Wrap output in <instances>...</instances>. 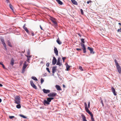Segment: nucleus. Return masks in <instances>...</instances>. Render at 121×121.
<instances>
[{"instance_id": "f257e3e1", "label": "nucleus", "mask_w": 121, "mask_h": 121, "mask_svg": "<svg viewBox=\"0 0 121 121\" xmlns=\"http://www.w3.org/2000/svg\"><path fill=\"white\" fill-rule=\"evenodd\" d=\"M20 98L19 96H17L14 100L15 103L17 104H19L20 103Z\"/></svg>"}, {"instance_id": "f03ea898", "label": "nucleus", "mask_w": 121, "mask_h": 121, "mask_svg": "<svg viewBox=\"0 0 121 121\" xmlns=\"http://www.w3.org/2000/svg\"><path fill=\"white\" fill-rule=\"evenodd\" d=\"M1 41L2 44L4 46V48L6 50H7V48L6 46V44L5 43L4 40L3 39V38H1L0 39Z\"/></svg>"}, {"instance_id": "7ed1b4c3", "label": "nucleus", "mask_w": 121, "mask_h": 121, "mask_svg": "<svg viewBox=\"0 0 121 121\" xmlns=\"http://www.w3.org/2000/svg\"><path fill=\"white\" fill-rule=\"evenodd\" d=\"M81 46L82 47V49L83 52L84 53H86V48L84 45V44L81 43Z\"/></svg>"}, {"instance_id": "20e7f679", "label": "nucleus", "mask_w": 121, "mask_h": 121, "mask_svg": "<svg viewBox=\"0 0 121 121\" xmlns=\"http://www.w3.org/2000/svg\"><path fill=\"white\" fill-rule=\"evenodd\" d=\"M57 95L56 93L55 92H52L48 95L49 97H54Z\"/></svg>"}, {"instance_id": "39448f33", "label": "nucleus", "mask_w": 121, "mask_h": 121, "mask_svg": "<svg viewBox=\"0 0 121 121\" xmlns=\"http://www.w3.org/2000/svg\"><path fill=\"white\" fill-rule=\"evenodd\" d=\"M30 82L31 86L35 89H37V87L34 84L33 81L31 80L30 81Z\"/></svg>"}, {"instance_id": "423d86ee", "label": "nucleus", "mask_w": 121, "mask_h": 121, "mask_svg": "<svg viewBox=\"0 0 121 121\" xmlns=\"http://www.w3.org/2000/svg\"><path fill=\"white\" fill-rule=\"evenodd\" d=\"M26 62H25L24 64L23 65V67L22 68V72L23 73L24 72L25 70V69L26 68V67L27 66V65L26 64Z\"/></svg>"}, {"instance_id": "0eeeda50", "label": "nucleus", "mask_w": 121, "mask_h": 121, "mask_svg": "<svg viewBox=\"0 0 121 121\" xmlns=\"http://www.w3.org/2000/svg\"><path fill=\"white\" fill-rule=\"evenodd\" d=\"M51 20L54 24L55 26H57V22L55 20V19L54 18H52L51 19Z\"/></svg>"}, {"instance_id": "6e6552de", "label": "nucleus", "mask_w": 121, "mask_h": 121, "mask_svg": "<svg viewBox=\"0 0 121 121\" xmlns=\"http://www.w3.org/2000/svg\"><path fill=\"white\" fill-rule=\"evenodd\" d=\"M87 49L90 50V53L93 54L94 53V52L93 51V49L92 48L88 47Z\"/></svg>"}, {"instance_id": "1a4fd4ad", "label": "nucleus", "mask_w": 121, "mask_h": 121, "mask_svg": "<svg viewBox=\"0 0 121 121\" xmlns=\"http://www.w3.org/2000/svg\"><path fill=\"white\" fill-rule=\"evenodd\" d=\"M56 58L54 57H53V59L52 60V63L53 65H54L56 63Z\"/></svg>"}, {"instance_id": "9d476101", "label": "nucleus", "mask_w": 121, "mask_h": 121, "mask_svg": "<svg viewBox=\"0 0 121 121\" xmlns=\"http://www.w3.org/2000/svg\"><path fill=\"white\" fill-rule=\"evenodd\" d=\"M43 92L45 94H47L50 92V90H46L44 89L43 90Z\"/></svg>"}, {"instance_id": "9b49d317", "label": "nucleus", "mask_w": 121, "mask_h": 121, "mask_svg": "<svg viewBox=\"0 0 121 121\" xmlns=\"http://www.w3.org/2000/svg\"><path fill=\"white\" fill-rule=\"evenodd\" d=\"M117 69L119 73H120L121 72V69L119 65L117 66Z\"/></svg>"}, {"instance_id": "f8f14e48", "label": "nucleus", "mask_w": 121, "mask_h": 121, "mask_svg": "<svg viewBox=\"0 0 121 121\" xmlns=\"http://www.w3.org/2000/svg\"><path fill=\"white\" fill-rule=\"evenodd\" d=\"M111 90L112 92L113 93L114 95H117V94L116 93V91L115 89L113 87H112L111 88Z\"/></svg>"}, {"instance_id": "ddd939ff", "label": "nucleus", "mask_w": 121, "mask_h": 121, "mask_svg": "<svg viewBox=\"0 0 121 121\" xmlns=\"http://www.w3.org/2000/svg\"><path fill=\"white\" fill-rule=\"evenodd\" d=\"M56 66H53L52 68V73L53 74L56 71Z\"/></svg>"}, {"instance_id": "4468645a", "label": "nucleus", "mask_w": 121, "mask_h": 121, "mask_svg": "<svg viewBox=\"0 0 121 121\" xmlns=\"http://www.w3.org/2000/svg\"><path fill=\"white\" fill-rule=\"evenodd\" d=\"M43 103L45 105H48L50 104V103H49L48 101L47 100H46L45 99H44V100Z\"/></svg>"}, {"instance_id": "2eb2a0df", "label": "nucleus", "mask_w": 121, "mask_h": 121, "mask_svg": "<svg viewBox=\"0 0 121 121\" xmlns=\"http://www.w3.org/2000/svg\"><path fill=\"white\" fill-rule=\"evenodd\" d=\"M54 53H55L56 55V56H57L58 54V51L57 48L56 47H55L54 49Z\"/></svg>"}, {"instance_id": "dca6fc26", "label": "nucleus", "mask_w": 121, "mask_h": 121, "mask_svg": "<svg viewBox=\"0 0 121 121\" xmlns=\"http://www.w3.org/2000/svg\"><path fill=\"white\" fill-rule=\"evenodd\" d=\"M81 116L83 120L82 121H87L86 120V117L83 114H82Z\"/></svg>"}, {"instance_id": "f3484780", "label": "nucleus", "mask_w": 121, "mask_h": 121, "mask_svg": "<svg viewBox=\"0 0 121 121\" xmlns=\"http://www.w3.org/2000/svg\"><path fill=\"white\" fill-rule=\"evenodd\" d=\"M89 114L90 115V116H91V121H95L94 120V118L93 117V115L91 113V112L90 113H89Z\"/></svg>"}, {"instance_id": "a211bd4d", "label": "nucleus", "mask_w": 121, "mask_h": 121, "mask_svg": "<svg viewBox=\"0 0 121 121\" xmlns=\"http://www.w3.org/2000/svg\"><path fill=\"white\" fill-rule=\"evenodd\" d=\"M53 99L54 98L53 97L48 98L47 99V100L49 103L51 101V100Z\"/></svg>"}, {"instance_id": "6ab92c4d", "label": "nucleus", "mask_w": 121, "mask_h": 121, "mask_svg": "<svg viewBox=\"0 0 121 121\" xmlns=\"http://www.w3.org/2000/svg\"><path fill=\"white\" fill-rule=\"evenodd\" d=\"M7 44L10 47H12V46L11 45V43L9 40H8L7 41Z\"/></svg>"}, {"instance_id": "aec40b11", "label": "nucleus", "mask_w": 121, "mask_h": 121, "mask_svg": "<svg viewBox=\"0 0 121 121\" xmlns=\"http://www.w3.org/2000/svg\"><path fill=\"white\" fill-rule=\"evenodd\" d=\"M56 88L58 90H61V89L60 88V86L57 85H56Z\"/></svg>"}, {"instance_id": "412c9836", "label": "nucleus", "mask_w": 121, "mask_h": 121, "mask_svg": "<svg viewBox=\"0 0 121 121\" xmlns=\"http://www.w3.org/2000/svg\"><path fill=\"white\" fill-rule=\"evenodd\" d=\"M56 65L60 66L61 65V63L60 62V58H58L57 60V62L56 64Z\"/></svg>"}, {"instance_id": "4be33fe9", "label": "nucleus", "mask_w": 121, "mask_h": 121, "mask_svg": "<svg viewBox=\"0 0 121 121\" xmlns=\"http://www.w3.org/2000/svg\"><path fill=\"white\" fill-rule=\"evenodd\" d=\"M58 3L60 5H62L63 4V3L60 0H56Z\"/></svg>"}, {"instance_id": "5701e85b", "label": "nucleus", "mask_w": 121, "mask_h": 121, "mask_svg": "<svg viewBox=\"0 0 121 121\" xmlns=\"http://www.w3.org/2000/svg\"><path fill=\"white\" fill-rule=\"evenodd\" d=\"M72 3L74 4L77 5V2L75 0H71Z\"/></svg>"}, {"instance_id": "b1692460", "label": "nucleus", "mask_w": 121, "mask_h": 121, "mask_svg": "<svg viewBox=\"0 0 121 121\" xmlns=\"http://www.w3.org/2000/svg\"><path fill=\"white\" fill-rule=\"evenodd\" d=\"M67 65H66V70L67 71H69V69L70 67V66L68 65L67 63L66 64Z\"/></svg>"}, {"instance_id": "393cba45", "label": "nucleus", "mask_w": 121, "mask_h": 121, "mask_svg": "<svg viewBox=\"0 0 121 121\" xmlns=\"http://www.w3.org/2000/svg\"><path fill=\"white\" fill-rule=\"evenodd\" d=\"M56 42L59 44H61V42L60 41L59 39L58 38L56 40Z\"/></svg>"}, {"instance_id": "a878e982", "label": "nucleus", "mask_w": 121, "mask_h": 121, "mask_svg": "<svg viewBox=\"0 0 121 121\" xmlns=\"http://www.w3.org/2000/svg\"><path fill=\"white\" fill-rule=\"evenodd\" d=\"M9 6L10 7V8L12 10V11L13 12H14V10L13 9V7L12 5V4H10L9 5Z\"/></svg>"}, {"instance_id": "bb28decb", "label": "nucleus", "mask_w": 121, "mask_h": 121, "mask_svg": "<svg viewBox=\"0 0 121 121\" xmlns=\"http://www.w3.org/2000/svg\"><path fill=\"white\" fill-rule=\"evenodd\" d=\"M27 57V61L29 62V60H30V58L31 57V56H26Z\"/></svg>"}, {"instance_id": "cd10ccee", "label": "nucleus", "mask_w": 121, "mask_h": 121, "mask_svg": "<svg viewBox=\"0 0 121 121\" xmlns=\"http://www.w3.org/2000/svg\"><path fill=\"white\" fill-rule=\"evenodd\" d=\"M31 78L32 79H33L34 80H35V81H38L37 79L36 78V77H35L32 76L31 77Z\"/></svg>"}, {"instance_id": "c85d7f7f", "label": "nucleus", "mask_w": 121, "mask_h": 121, "mask_svg": "<svg viewBox=\"0 0 121 121\" xmlns=\"http://www.w3.org/2000/svg\"><path fill=\"white\" fill-rule=\"evenodd\" d=\"M26 31L28 34L29 33V31L28 29H27V28H24V29Z\"/></svg>"}, {"instance_id": "c756f323", "label": "nucleus", "mask_w": 121, "mask_h": 121, "mask_svg": "<svg viewBox=\"0 0 121 121\" xmlns=\"http://www.w3.org/2000/svg\"><path fill=\"white\" fill-rule=\"evenodd\" d=\"M10 64L12 65H13L14 64V60H13V59H12L11 60Z\"/></svg>"}, {"instance_id": "7c9ffc66", "label": "nucleus", "mask_w": 121, "mask_h": 121, "mask_svg": "<svg viewBox=\"0 0 121 121\" xmlns=\"http://www.w3.org/2000/svg\"><path fill=\"white\" fill-rule=\"evenodd\" d=\"M18 104L16 106V107L17 108H20L21 107V106L20 104Z\"/></svg>"}, {"instance_id": "2f4dec72", "label": "nucleus", "mask_w": 121, "mask_h": 121, "mask_svg": "<svg viewBox=\"0 0 121 121\" xmlns=\"http://www.w3.org/2000/svg\"><path fill=\"white\" fill-rule=\"evenodd\" d=\"M2 62H0V64L2 65V67L4 69H5V67L4 64H2Z\"/></svg>"}, {"instance_id": "473e14b6", "label": "nucleus", "mask_w": 121, "mask_h": 121, "mask_svg": "<svg viewBox=\"0 0 121 121\" xmlns=\"http://www.w3.org/2000/svg\"><path fill=\"white\" fill-rule=\"evenodd\" d=\"M19 116H21V117H22L23 118H26V117L25 116L23 115H22L21 114H20L19 115Z\"/></svg>"}, {"instance_id": "72a5a7b5", "label": "nucleus", "mask_w": 121, "mask_h": 121, "mask_svg": "<svg viewBox=\"0 0 121 121\" xmlns=\"http://www.w3.org/2000/svg\"><path fill=\"white\" fill-rule=\"evenodd\" d=\"M30 50H29L28 49V51L27 52V54L28 55L30 56Z\"/></svg>"}, {"instance_id": "f704fd0d", "label": "nucleus", "mask_w": 121, "mask_h": 121, "mask_svg": "<svg viewBox=\"0 0 121 121\" xmlns=\"http://www.w3.org/2000/svg\"><path fill=\"white\" fill-rule=\"evenodd\" d=\"M114 61H115V62L116 64V66L117 65H119L117 63V61L116 59Z\"/></svg>"}, {"instance_id": "c9c22d12", "label": "nucleus", "mask_w": 121, "mask_h": 121, "mask_svg": "<svg viewBox=\"0 0 121 121\" xmlns=\"http://www.w3.org/2000/svg\"><path fill=\"white\" fill-rule=\"evenodd\" d=\"M82 42L83 43H85V41H84V39H81Z\"/></svg>"}, {"instance_id": "e433bc0d", "label": "nucleus", "mask_w": 121, "mask_h": 121, "mask_svg": "<svg viewBox=\"0 0 121 121\" xmlns=\"http://www.w3.org/2000/svg\"><path fill=\"white\" fill-rule=\"evenodd\" d=\"M84 105L85 108H88L87 104L85 102L84 103Z\"/></svg>"}, {"instance_id": "4c0bfd02", "label": "nucleus", "mask_w": 121, "mask_h": 121, "mask_svg": "<svg viewBox=\"0 0 121 121\" xmlns=\"http://www.w3.org/2000/svg\"><path fill=\"white\" fill-rule=\"evenodd\" d=\"M100 99L101 100V103L102 104V106H104V104L103 102V101L101 99V98H100Z\"/></svg>"}, {"instance_id": "58836bf2", "label": "nucleus", "mask_w": 121, "mask_h": 121, "mask_svg": "<svg viewBox=\"0 0 121 121\" xmlns=\"http://www.w3.org/2000/svg\"><path fill=\"white\" fill-rule=\"evenodd\" d=\"M44 80L43 79V78H41V83L42 84L43 83V82H44Z\"/></svg>"}, {"instance_id": "ea45409f", "label": "nucleus", "mask_w": 121, "mask_h": 121, "mask_svg": "<svg viewBox=\"0 0 121 121\" xmlns=\"http://www.w3.org/2000/svg\"><path fill=\"white\" fill-rule=\"evenodd\" d=\"M85 110H86V111L88 113V112H89V111H90L88 109V108H85Z\"/></svg>"}, {"instance_id": "a19ab883", "label": "nucleus", "mask_w": 121, "mask_h": 121, "mask_svg": "<svg viewBox=\"0 0 121 121\" xmlns=\"http://www.w3.org/2000/svg\"><path fill=\"white\" fill-rule=\"evenodd\" d=\"M46 69L48 71V72L49 73H50V72L49 71V68H46Z\"/></svg>"}, {"instance_id": "79ce46f5", "label": "nucleus", "mask_w": 121, "mask_h": 121, "mask_svg": "<svg viewBox=\"0 0 121 121\" xmlns=\"http://www.w3.org/2000/svg\"><path fill=\"white\" fill-rule=\"evenodd\" d=\"M14 116H9V118L10 119H12L13 118H14Z\"/></svg>"}, {"instance_id": "37998d69", "label": "nucleus", "mask_w": 121, "mask_h": 121, "mask_svg": "<svg viewBox=\"0 0 121 121\" xmlns=\"http://www.w3.org/2000/svg\"><path fill=\"white\" fill-rule=\"evenodd\" d=\"M49 65L50 63H48L46 64V66L47 67H48L49 66Z\"/></svg>"}, {"instance_id": "c03bdc74", "label": "nucleus", "mask_w": 121, "mask_h": 121, "mask_svg": "<svg viewBox=\"0 0 121 121\" xmlns=\"http://www.w3.org/2000/svg\"><path fill=\"white\" fill-rule=\"evenodd\" d=\"M80 11L81 12V13L82 14H83V12L82 10V9H81L80 10Z\"/></svg>"}, {"instance_id": "a18cd8bd", "label": "nucleus", "mask_w": 121, "mask_h": 121, "mask_svg": "<svg viewBox=\"0 0 121 121\" xmlns=\"http://www.w3.org/2000/svg\"><path fill=\"white\" fill-rule=\"evenodd\" d=\"M76 50L78 51H82L81 49H79V48H77Z\"/></svg>"}, {"instance_id": "49530a36", "label": "nucleus", "mask_w": 121, "mask_h": 121, "mask_svg": "<svg viewBox=\"0 0 121 121\" xmlns=\"http://www.w3.org/2000/svg\"><path fill=\"white\" fill-rule=\"evenodd\" d=\"M79 68L82 71L83 70L82 67L81 66H80L79 67Z\"/></svg>"}, {"instance_id": "de8ad7c7", "label": "nucleus", "mask_w": 121, "mask_h": 121, "mask_svg": "<svg viewBox=\"0 0 121 121\" xmlns=\"http://www.w3.org/2000/svg\"><path fill=\"white\" fill-rule=\"evenodd\" d=\"M66 58V57H62V59H63V60L64 62V60Z\"/></svg>"}, {"instance_id": "09e8293b", "label": "nucleus", "mask_w": 121, "mask_h": 121, "mask_svg": "<svg viewBox=\"0 0 121 121\" xmlns=\"http://www.w3.org/2000/svg\"><path fill=\"white\" fill-rule=\"evenodd\" d=\"M90 102H88V107L89 108H90Z\"/></svg>"}, {"instance_id": "8fccbe9b", "label": "nucleus", "mask_w": 121, "mask_h": 121, "mask_svg": "<svg viewBox=\"0 0 121 121\" xmlns=\"http://www.w3.org/2000/svg\"><path fill=\"white\" fill-rule=\"evenodd\" d=\"M92 2V1L91 0H90L89 1H87V4H89L90 2Z\"/></svg>"}, {"instance_id": "3c124183", "label": "nucleus", "mask_w": 121, "mask_h": 121, "mask_svg": "<svg viewBox=\"0 0 121 121\" xmlns=\"http://www.w3.org/2000/svg\"><path fill=\"white\" fill-rule=\"evenodd\" d=\"M6 1L7 3H8L9 2V0H6Z\"/></svg>"}, {"instance_id": "603ef678", "label": "nucleus", "mask_w": 121, "mask_h": 121, "mask_svg": "<svg viewBox=\"0 0 121 121\" xmlns=\"http://www.w3.org/2000/svg\"><path fill=\"white\" fill-rule=\"evenodd\" d=\"M25 24L24 25V26H23V29H24V28H26V27H25Z\"/></svg>"}, {"instance_id": "864d4df0", "label": "nucleus", "mask_w": 121, "mask_h": 121, "mask_svg": "<svg viewBox=\"0 0 121 121\" xmlns=\"http://www.w3.org/2000/svg\"><path fill=\"white\" fill-rule=\"evenodd\" d=\"M40 28L41 29V30H43L42 28V27L40 25Z\"/></svg>"}, {"instance_id": "5fc2aeb1", "label": "nucleus", "mask_w": 121, "mask_h": 121, "mask_svg": "<svg viewBox=\"0 0 121 121\" xmlns=\"http://www.w3.org/2000/svg\"><path fill=\"white\" fill-rule=\"evenodd\" d=\"M31 35L32 36H33L34 35V34L33 33H31Z\"/></svg>"}, {"instance_id": "6e6d98bb", "label": "nucleus", "mask_w": 121, "mask_h": 121, "mask_svg": "<svg viewBox=\"0 0 121 121\" xmlns=\"http://www.w3.org/2000/svg\"><path fill=\"white\" fill-rule=\"evenodd\" d=\"M3 86V85L1 84L0 83V86L2 87Z\"/></svg>"}, {"instance_id": "4d7b16f0", "label": "nucleus", "mask_w": 121, "mask_h": 121, "mask_svg": "<svg viewBox=\"0 0 121 121\" xmlns=\"http://www.w3.org/2000/svg\"><path fill=\"white\" fill-rule=\"evenodd\" d=\"M63 87H65V85H64L63 84Z\"/></svg>"}, {"instance_id": "13d9d810", "label": "nucleus", "mask_w": 121, "mask_h": 121, "mask_svg": "<svg viewBox=\"0 0 121 121\" xmlns=\"http://www.w3.org/2000/svg\"><path fill=\"white\" fill-rule=\"evenodd\" d=\"M2 101L1 99L0 98V103Z\"/></svg>"}, {"instance_id": "bf43d9fd", "label": "nucleus", "mask_w": 121, "mask_h": 121, "mask_svg": "<svg viewBox=\"0 0 121 121\" xmlns=\"http://www.w3.org/2000/svg\"><path fill=\"white\" fill-rule=\"evenodd\" d=\"M91 112L90 111H89V112H88V113L89 114V113H90V112Z\"/></svg>"}, {"instance_id": "052dcab7", "label": "nucleus", "mask_w": 121, "mask_h": 121, "mask_svg": "<svg viewBox=\"0 0 121 121\" xmlns=\"http://www.w3.org/2000/svg\"><path fill=\"white\" fill-rule=\"evenodd\" d=\"M71 104V103H69V104Z\"/></svg>"}]
</instances>
